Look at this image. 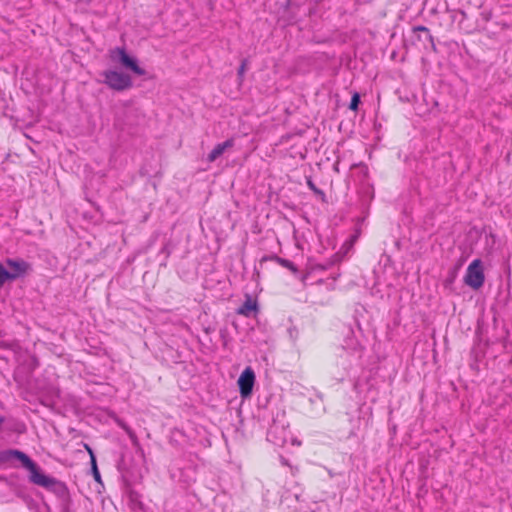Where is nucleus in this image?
<instances>
[{"label": "nucleus", "mask_w": 512, "mask_h": 512, "mask_svg": "<svg viewBox=\"0 0 512 512\" xmlns=\"http://www.w3.org/2000/svg\"><path fill=\"white\" fill-rule=\"evenodd\" d=\"M84 447L90 456V460L92 461V456H95L93 450L88 444H85Z\"/></svg>", "instance_id": "nucleus-14"}, {"label": "nucleus", "mask_w": 512, "mask_h": 512, "mask_svg": "<svg viewBox=\"0 0 512 512\" xmlns=\"http://www.w3.org/2000/svg\"><path fill=\"white\" fill-rule=\"evenodd\" d=\"M413 30L415 32H417V31L425 32L428 35L429 39L432 40V36L430 35L429 29L427 27L417 26V27H414Z\"/></svg>", "instance_id": "nucleus-13"}, {"label": "nucleus", "mask_w": 512, "mask_h": 512, "mask_svg": "<svg viewBox=\"0 0 512 512\" xmlns=\"http://www.w3.org/2000/svg\"><path fill=\"white\" fill-rule=\"evenodd\" d=\"M255 382V373L251 367H246L238 379L239 391L242 397L251 395Z\"/></svg>", "instance_id": "nucleus-4"}, {"label": "nucleus", "mask_w": 512, "mask_h": 512, "mask_svg": "<svg viewBox=\"0 0 512 512\" xmlns=\"http://www.w3.org/2000/svg\"><path fill=\"white\" fill-rule=\"evenodd\" d=\"M306 183H307V186H308V187H309V188H310V189H311L315 194H317V195H319V196H321V197H324V195H325V194H324V192H323L322 190L318 189V188L316 187V185L314 184V182H313L310 178H308V179H307Z\"/></svg>", "instance_id": "nucleus-11"}, {"label": "nucleus", "mask_w": 512, "mask_h": 512, "mask_svg": "<svg viewBox=\"0 0 512 512\" xmlns=\"http://www.w3.org/2000/svg\"><path fill=\"white\" fill-rule=\"evenodd\" d=\"M257 311V304L251 298H248L243 305L237 310L239 315L250 316L253 312Z\"/></svg>", "instance_id": "nucleus-8"}, {"label": "nucleus", "mask_w": 512, "mask_h": 512, "mask_svg": "<svg viewBox=\"0 0 512 512\" xmlns=\"http://www.w3.org/2000/svg\"><path fill=\"white\" fill-rule=\"evenodd\" d=\"M245 71V64H242L240 69H239V74L242 75Z\"/></svg>", "instance_id": "nucleus-15"}, {"label": "nucleus", "mask_w": 512, "mask_h": 512, "mask_svg": "<svg viewBox=\"0 0 512 512\" xmlns=\"http://www.w3.org/2000/svg\"><path fill=\"white\" fill-rule=\"evenodd\" d=\"M357 238H358V236H357V235H354V236L351 238V240H350L349 244H350V245H353V243L357 240Z\"/></svg>", "instance_id": "nucleus-16"}, {"label": "nucleus", "mask_w": 512, "mask_h": 512, "mask_svg": "<svg viewBox=\"0 0 512 512\" xmlns=\"http://www.w3.org/2000/svg\"><path fill=\"white\" fill-rule=\"evenodd\" d=\"M485 281L482 262L480 259L473 260L467 267L464 282L474 290L480 289Z\"/></svg>", "instance_id": "nucleus-2"}, {"label": "nucleus", "mask_w": 512, "mask_h": 512, "mask_svg": "<svg viewBox=\"0 0 512 512\" xmlns=\"http://www.w3.org/2000/svg\"><path fill=\"white\" fill-rule=\"evenodd\" d=\"M114 54H117L119 56V60L124 67L130 69L136 75L142 76L145 74V70L137 64L134 58L130 57L126 53V50L124 48H116L112 50L111 55L113 56Z\"/></svg>", "instance_id": "nucleus-5"}, {"label": "nucleus", "mask_w": 512, "mask_h": 512, "mask_svg": "<svg viewBox=\"0 0 512 512\" xmlns=\"http://www.w3.org/2000/svg\"><path fill=\"white\" fill-rule=\"evenodd\" d=\"M104 83L111 89L123 91L132 86V79L128 74L115 70H107L103 73Z\"/></svg>", "instance_id": "nucleus-3"}, {"label": "nucleus", "mask_w": 512, "mask_h": 512, "mask_svg": "<svg viewBox=\"0 0 512 512\" xmlns=\"http://www.w3.org/2000/svg\"><path fill=\"white\" fill-rule=\"evenodd\" d=\"M234 146V140L228 139L222 143L217 144L212 151L208 154V161L214 162L217 158H219L227 149H230Z\"/></svg>", "instance_id": "nucleus-7"}, {"label": "nucleus", "mask_w": 512, "mask_h": 512, "mask_svg": "<svg viewBox=\"0 0 512 512\" xmlns=\"http://www.w3.org/2000/svg\"><path fill=\"white\" fill-rule=\"evenodd\" d=\"M7 265L11 269V271L8 272L7 280L16 279L24 275L29 269V265L24 261L8 260Z\"/></svg>", "instance_id": "nucleus-6"}, {"label": "nucleus", "mask_w": 512, "mask_h": 512, "mask_svg": "<svg viewBox=\"0 0 512 512\" xmlns=\"http://www.w3.org/2000/svg\"><path fill=\"white\" fill-rule=\"evenodd\" d=\"M359 102H360V95L358 93H354L352 95L349 108L353 111H356L358 109Z\"/></svg>", "instance_id": "nucleus-10"}, {"label": "nucleus", "mask_w": 512, "mask_h": 512, "mask_svg": "<svg viewBox=\"0 0 512 512\" xmlns=\"http://www.w3.org/2000/svg\"><path fill=\"white\" fill-rule=\"evenodd\" d=\"M11 454L17 459H19L22 465L29 470L31 482L46 488L54 485L55 480L45 475L25 453L18 450H14L11 451Z\"/></svg>", "instance_id": "nucleus-1"}, {"label": "nucleus", "mask_w": 512, "mask_h": 512, "mask_svg": "<svg viewBox=\"0 0 512 512\" xmlns=\"http://www.w3.org/2000/svg\"><path fill=\"white\" fill-rule=\"evenodd\" d=\"M273 259L278 264H280L282 267L289 269L293 273H297L298 272L297 267L291 261H289L287 259H284V258H281V257H277V256H275Z\"/></svg>", "instance_id": "nucleus-9"}, {"label": "nucleus", "mask_w": 512, "mask_h": 512, "mask_svg": "<svg viewBox=\"0 0 512 512\" xmlns=\"http://www.w3.org/2000/svg\"><path fill=\"white\" fill-rule=\"evenodd\" d=\"M91 468H92V472H93L95 480L96 481H100V473H99L98 468H97V463H96L95 456H92Z\"/></svg>", "instance_id": "nucleus-12"}]
</instances>
